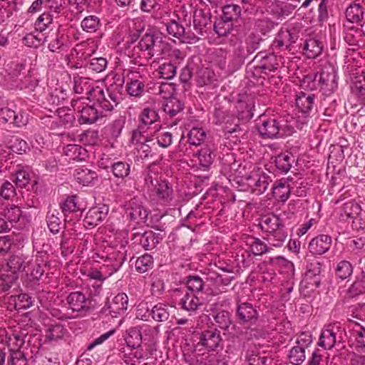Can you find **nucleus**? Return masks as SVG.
<instances>
[{
    "label": "nucleus",
    "mask_w": 365,
    "mask_h": 365,
    "mask_svg": "<svg viewBox=\"0 0 365 365\" xmlns=\"http://www.w3.org/2000/svg\"><path fill=\"white\" fill-rule=\"evenodd\" d=\"M287 232L284 226H281L279 229L272 232L264 235L263 239L267 241L270 247H282L287 238Z\"/></svg>",
    "instance_id": "obj_20"
},
{
    "label": "nucleus",
    "mask_w": 365,
    "mask_h": 365,
    "mask_svg": "<svg viewBox=\"0 0 365 365\" xmlns=\"http://www.w3.org/2000/svg\"><path fill=\"white\" fill-rule=\"evenodd\" d=\"M0 123H9L16 127H21L27 123V118L21 113H16L14 110L4 107L0 108Z\"/></svg>",
    "instance_id": "obj_15"
},
{
    "label": "nucleus",
    "mask_w": 365,
    "mask_h": 365,
    "mask_svg": "<svg viewBox=\"0 0 365 365\" xmlns=\"http://www.w3.org/2000/svg\"><path fill=\"white\" fill-rule=\"evenodd\" d=\"M64 154L69 160L81 161L84 158L86 150L78 145L71 144L65 148Z\"/></svg>",
    "instance_id": "obj_38"
},
{
    "label": "nucleus",
    "mask_w": 365,
    "mask_h": 365,
    "mask_svg": "<svg viewBox=\"0 0 365 365\" xmlns=\"http://www.w3.org/2000/svg\"><path fill=\"white\" fill-rule=\"evenodd\" d=\"M67 331L63 325L60 324H51L48 327L46 332V337L49 341H57L62 339Z\"/></svg>",
    "instance_id": "obj_44"
},
{
    "label": "nucleus",
    "mask_w": 365,
    "mask_h": 365,
    "mask_svg": "<svg viewBox=\"0 0 365 365\" xmlns=\"http://www.w3.org/2000/svg\"><path fill=\"white\" fill-rule=\"evenodd\" d=\"M74 177L79 183L88 185L97 178V174L87 168L81 167L75 170Z\"/></svg>",
    "instance_id": "obj_28"
},
{
    "label": "nucleus",
    "mask_w": 365,
    "mask_h": 365,
    "mask_svg": "<svg viewBox=\"0 0 365 365\" xmlns=\"http://www.w3.org/2000/svg\"><path fill=\"white\" fill-rule=\"evenodd\" d=\"M319 73L309 74L305 76L301 81V86L303 88L309 89L310 91L317 90L319 88L320 83H319Z\"/></svg>",
    "instance_id": "obj_58"
},
{
    "label": "nucleus",
    "mask_w": 365,
    "mask_h": 365,
    "mask_svg": "<svg viewBox=\"0 0 365 365\" xmlns=\"http://www.w3.org/2000/svg\"><path fill=\"white\" fill-rule=\"evenodd\" d=\"M126 88L130 96L140 98L145 91V83L140 80L134 79L127 84Z\"/></svg>",
    "instance_id": "obj_52"
},
{
    "label": "nucleus",
    "mask_w": 365,
    "mask_h": 365,
    "mask_svg": "<svg viewBox=\"0 0 365 365\" xmlns=\"http://www.w3.org/2000/svg\"><path fill=\"white\" fill-rule=\"evenodd\" d=\"M361 211V206L357 202L350 200L344 204L341 211V217L356 219Z\"/></svg>",
    "instance_id": "obj_36"
},
{
    "label": "nucleus",
    "mask_w": 365,
    "mask_h": 365,
    "mask_svg": "<svg viewBox=\"0 0 365 365\" xmlns=\"http://www.w3.org/2000/svg\"><path fill=\"white\" fill-rule=\"evenodd\" d=\"M295 161V157L291 153H280L275 160L277 168L284 173H287Z\"/></svg>",
    "instance_id": "obj_33"
},
{
    "label": "nucleus",
    "mask_w": 365,
    "mask_h": 365,
    "mask_svg": "<svg viewBox=\"0 0 365 365\" xmlns=\"http://www.w3.org/2000/svg\"><path fill=\"white\" fill-rule=\"evenodd\" d=\"M128 297L125 293H118L111 301H108V307H103L101 312L110 314L112 317H118L124 314L128 309Z\"/></svg>",
    "instance_id": "obj_8"
},
{
    "label": "nucleus",
    "mask_w": 365,
    "mask_h": 365,
    "mask_svg": "<svg viewBox=\"0 0 365 365\" xmlns=\"http://www.w3.org/2000/svg\"><path fill=\"white\" fill-rule=\"evenodd\" d=\"M96 93L98 94L96 106L103 110L106 115V112L111 111L118 103V97L114 93L110 88H107L106 91L98 88Z\"/></svg>",
    "instance_id": "obj_10"
},
{
    "label": "nucleus",
    "mask_w": 365,
    "mask_h": 365,
    "mask_svg": "<svg viewBox=\"0 0 365 365\" xmlns=\"http://www.w3.org/2000/svg\"><path fill=\"white\" fill-rule=\"evenodd\" d=\"M68 307L73 312H86L90 309L91 299L86 297L82 292L77 291L71 292L67 298Z\"/></svg>",
    "instance_id": "obj_9"
},
{
    "label": "nucleus",
    "mask_w": 365,
    "mask_h": 365,
    "mask_svg": "<svg viewBox=\"0 0 365 365\" xmlns=\"http://www.w3.org/2000/svg\"><path fill=\"white\" fill-rule=\"evenodd\" d=\"M44 41H48V48L51 52H60L63 51L66 46L65 43L66 42V38L63 34L60 32H57L55 36L47 39V37L44 38Z\"/></svg>",
    "instance_id": "obj_40"
},
{
    "label": "nucleus",
    "mask_w": 365,
    "mask_h": 365,
    "mask_svg": "<svg viewBox=\"0 0 365 365\" xmlns=\"http://www.w3.org/2000/svg\"><path fill=\"white\" fill-rule=\"evenodd\" d=\"M56 114L61 125H71L75 120L73 112L67 107L57 108Z\"/></svg>",
    "instance_id": "obj_55"
},
{
    "label": "nucleus",
    "mask_w": 365,
    "mask_h": 365,
    "mask_svg": "<svg viewBox=\"0 0 365 365\" xmlns=\"http://www.w3.org/2000/svg\"><path fill=\"white\" fill-rule=\"evenodd\" d=\"M336 343V333L331 329L323 331L320 335L319 346L325 349H331Z\"/></svg>",
    "instance_id": "obj_45"
},
{
    "label": "nucleus",
    "mask_w": 365,
    "mask_h": 365,
    "mask_svg": "<svg viewBox=\"0 0 365 365\" xmlns=\"http://www.w3.org/2000/svg\"><path fill=\"white\" fill-rule=\"evenodd\" d=\"M176 70V63L171 60L169 62L162 63L158 71L160 78L170 80L175 76Z\"/></svg>",
    "instance_id": "obj_43"
},
{
    "label": "nucleus",
    "mask_w": 365,
    "mask_h": 365,
    "mask_svg": "<svg viewBox=\"0 0 365 365\" xmlns=\"http://www.w3.org/2000/svg\"><path fill=\"white\" fill-rule=\"evenodd\" d=\"M53 22V16L50 13H43L41 14L34 23V28L39 32L45 31Z\"/></svg>",
    "instance_id": "obj_57"
},
{
    "label": "nucleus",
    "mask_w": 365,
    "mask_h": 365,
    "mask_svg": "<svg viewBox=\"0 0 365 365\" xmlns=\"http://www.w3.org/2000/svg\"><path fill=\"white\" fill-rule=\"evenodd\" d=\"M16 196L14 186L8 180L2 183L0 187V197L4 200H11Z\"/></svg>",
    "instance_id": "obj_63"
},
{
    "label": "nucleus",
    "mask_w": 365,
    "mask_h": 365,
    "mask_svg": "<svg viewBox=\"0 0 365 365\" xmlns=\"http://www.w3.org/2000/svg\"><path fill=\"white\" fill-rule=\"evenodd\" d=\"M125 342L129 347L137 349L141 345L142 334L140 329L138 327H131L127 331Z\"/></svg>",
    "instance_id": "obj_35"
},
{
    "label": "nucleus",
    "mask_w": 365,
    "mask_h": 365,
    "mask_svg": "<svg viewBox=\"0 0 365 365\" xmlns=\"http://www.w3.org/2000/svg\"><path fill=\"white\" fill-rule=\"evenodd\" d=\"M107 65L108 61L106 58L94 57L90 59L88 67L96 73H101L106 70Z\"/></svg>",
    "instance_id": "obj_60"
},
{
    "label": "nucleus",
    "mask_w": 365,
    "mask_h": 365,
    "mask_svg": "<svg viewBox=\"0 0 365 365\" xmlns=\"http://www.w3.org/2000/svg\"><path fill=\"white\" fill-rule=\"evenodd\" d=\"M256 57H261L259 68L264 73L274 71L279 66L280 63H282L281 56H277L273 53L262 56V53H259Z\"/></svg>",
    "instance_id": "obj_21"
},
{
    "label": "nucleus",
    "mask_w": 365,
    "mask_h": 365,
    "mask_svg": "<svg viewBox=\"0 0 365 365\" xmlns=\"http://www.w3.org/2000/svg\"><path fill=\"white\" fill-rule=\"evenodd\" d=\"M201 304L200 299L192 292H186L179 302L181 308L187 312H195Z\"/></svg>",
    "instance_id": "obj_25"
},
{
    "label": "nucleus",
    "mask_w": 365,
    "mask_h": 365,
    "mask_svg": "<svg viewBox=\"0 0 365 365\" xmlns=\"http://www.w3.org/2000/svg\"><path fill=\"white\" fill-rule=\"evenodd\" d=\"M72 106L76 110L80 124H93L106 116L103 110H100L96 104L83 105L78 99L72 101Z\"/></svg>",
    "instance_id": "obj_2"
},
{
    "label": "nucleus",
    "mask_w": 365,
    "mask_h": 365,
    "mask_svg": "<svg viewBox=\"0 0 365 365\" xmlns=\"http://www.w3.org/2000/svg\"><path fill=\"white\" fill-rule=\"evenodd\" d=\"M197 155L200 165L205 170H208L212 164L213 160L215 157L212 150L208 147H205L199 150Z\"/></svg>",
    "instance_id": "obj_34"
},
{
    "label": "nucleus",
    "mask_w": 365,
    "mask_h": 365,
    "mask_svg": "<svg viewBox=\"0 0 365 365\" xmlns=\"http://www.w3.org/2000/svg\"><path fill=\"white\" fill-rule=\"evenodd\" d=\"M81 26L86 32L94 33L101 26V21L99 18L96 16H88L82 20Z\"/></svg>",
    "instance_id": "obj_46"
},
{
    "label": "nucleus",
    "mask_w": 365,
    "mask_h": 365,
    "mask_svg": "<svg viewBox=\"0 0 365 365\" xmlns=\"http://www.w3.org/2000/svg\"><path fill=\"white\" fill-rule=\"evenodd\" d=\"M251 54L245 42H240L237 44L233 51L234 57L237 58L240 63H243L245 59Z\"/></svg>",
    "instance_id": "obj_61"
},
{
    "label": "nucleus",
    "mask_w": 365,
    "mask_h": 365,
    "mask_svg": "<svg viewBox=\"0 0 365 365\" xmlns=\"http://www.w3.org/2000/svg\"><path fill=\"white\" fill-rule=\"evenodd\" d=\"M125 213L131 220L140 224L146 221L149 212L140 199L134 197L126 203Z\"/></svg>",
    "instance_id": "obj_7"
},
{
    "label": "nucleus",
    "mask_w": 365,
    "mask_h": 365,
    "mask_svg": "<svg viewBox=\"0 0 365 365\" xmlns=\"http://www.w3.org/2000/svg\"><path fill=\"white\" fill-rule=\"evenodd\" d=\"M61 209L62 212L66 215L67 213L75 212L79 208L77 205L76 196L73 195L67 197L61 204Z\"/></svg>",
    "instance_id": "obj_62"
},
{
    "label": "nucleus",
    "mask_w": 365,
    "mask_h": 365,
    "mask_svg": "<svg viewBox=\"0 0 365 365\" xmlns=\"http://www.w3.org/2000/svg\"><path fill=\"white\" fill-rule=\"evenodd\" d=\"M241 14V8L239 5L230 4L222 7L221 20L224 22H231L237 20Z\"/></svg>",
    "instance_id": "obj_30"
},
{
    "label": "nucleus",
    "mask_w": 365,
    "mask_h": 365,
    "mask_svg": "<svg viewBox=\"0 0 365 365\" xmlns=\"http://www.w3.org/2000/svg\"><path fill=\"white\" fill-rule=\"evenodd\" d=\"M353 93L359 97L365 98V72L357 73L351 87Z\"/></svg>",
    "instance_id": "obj_47"
},
{
    "label": "nucleus",
    "mask_w": 365,
    "mask_h": 365,
    "mask_svg": "<svg viewBox=\"0 0 365 365\" xmlns=\"http://www.w3.org/2000/svg\"><path fill=\"white\" fill-rule=\"evenodd\" d=\"M184 108V103L175 96L166 98L162 105L165 115L170 118H176V120L179 119L183 113Z\"/></svg>",
    "instance_id": "obj_12"
},
{
    "label": "nucleus",
    "mask_w": 365,
    "mask_h": 365,
    "mask_svg": "<svg viewBox=\"0 0 365 365\" xmlns=\"http://www.w3.org/2000/svg\"><path fill=\"white\" fill-rule=\"evenodd\" d=\"M160 239L159 234H156L151 230L145 231L140 235L139 244L144 249L150 250L157 246Z\"/></svg>",
    "instance_id": "obj_27"
},
{
    "label": "nucleus",
    "mask_w": 365,
    "mask_h": 365,
    "mask_svg": "<svg viewBox=\"0 0 365 365\" xmlns=\"http://www.w3.org/2000/svg\"><path fill=\"white\" fill-rule=\"evenodd\" d=\"M252 252L254 255H262L272 250L268 243L264 242L259 238H254L250 245Z\"/></svg>",
    "instance_id": "obj_56"
},
{
    "label": "nucleus",
    "mask_w": 365,
    "mask_h": 365,
    "mask_svg": "<svg viewBox=\"0 0 365 365\" xmlns=\"http://www.w3.org/2000/svg\"><path fill=\"white\" fill-rule=\"evenodd\" d=\"M221 341L220 332L217 330H207L202 332L198 345L205 347L208 351H215Z\"/></svg>",
    "instance_id": "obj_17"
},
{
    "label": "nucleus",
    "mask_w": 365,
    "mask_h": 365,
    "mask_svg": "<svg viewBox=\"0 0 365 365\" xmlns=\"http://www.w3.org/2000/svg\"><path fill=\"white\" fill-rule=\"evenodd\" d=\"M166 30L170 35L178 38L185 34V28L176 21H171L168 23Z\"/></svg>",
    "instance_id": "obj_64"
},
{
    "label": "nucleus",
    "mask_w": 365,
    "mask_h": 365,
    "mask_svg": "<svg viewBox=\"0 0 365 365\" xmlns=\"http://www.w3.org/2000/svg\"><path fill=\"white\" fill-rule=\"evenodd\" d=\"M153 259L150 255L145 254L139 257L135 262V269L140 273H144L152 268Z\"/></svg>",
    "instance_id": "obj_53"
},
{
    "label": "nucleus",
    "mask_w": 365,
    "mask_h": 365,
    "mask_svg": "<svg viewBox=\"0 0 365 365\" xmlns=\"http://www.w3.org/2000/svg\"><path fill=\"white\" fill-rule=\"evenodd\" d=\"M282 120L275 118H260L257 123V130L264 139L276 138L282 136Z\"/></svg>",
    "instance_id": "obj_4"
},
{
    "label": "nucleus",
    "mask_w": 365,
    "mask_h": 365,
    "mask_svg": "<svg viewBox=\"0 0 365 365\" xmlns=\"http://www.w3.org/2000/svg\"><path fill=\"white\" fill-rule=\"evenodd\" d=\"M259 225L264 235L279 229L281 226H284L282 220L273 214L262 217Z\"/></svg>",
    "instance_id": "obj_23"
},
{
    "label": "nucleus",
    "mask_w": 365,
    "mask_h": 365,
    "mask_svg": "<svg viewBox=\"0 0 365 365\" xmlns=\"http://www.w3.org/2000/svg\"><path fill=\"white\" fill-rule=\"evenodd\" d=\"M319 88L325 96H329L337 88L336 76L334 73L322 72L319 76Z\"/></svg>",
    "instance_id": "obj_16"
},
{
    "label": "nucleus",
    "mask_w": 365,
    "mask_h": 365,
    "mask_svg": "<svg viewBox=\"0 0 365 365\" xmlns=\"http://www.w3.org/2000/svg\"><path fill=\"white\" fill-rule=\"evenodd\" d=\"M364 11L362 7L359 4L350 5L346 10L345 15L346 19L350 22L359 23L363 19Z\"/></svg>",
    "instance_id": "obj_41"
},
{
    "label": "nucleus",
    "mask_w": 365,
    "mask_h": 365,
    "mask_svg": "<svg viewBox=\"0 0 365 365\" xmlns=\"http://www.w3.org/2000/svg\"><path fill=\"white\" fill-rule=\"evenodd\" d=\"M314 95L304 91L296 95L295 103L297 107L304 113H309L314 105Z\"/></svg>",
    "instance_id": "obj_22"
},
{
    "label": "nucleus",
    "mask_w": 365,
    "mask_h": 365,
    "mask_svg": "<svg viewBox=\"0 0 365 365\" xmlns=\"http://www.w3.org/2000/svg\"><path fill=\"white\" fill-rule=\"evenodd\" d=\"M150 315L155 321L159 322L167 321L170 316L168 305L163 303L155 304L151 309Z\"/></svg>",
    "instance_id": "obj_37"
},
{
    "label": "nucleus",
    "mask_w": 365,
    "mask_h": 365,
    "mask_svg": "<svg viewBox=\"0 0 365 365\" xmlns=\"http://www.w3.org/2000/svg\"><path fill=\"white\" fill-rule=\"evenodd\" d=\"M98 88L96 89L92 86V83L88 78L83 77H74L73 80V91L78 94H85L87 98L92 93H96Z\"/></svg>",
    "instance_id": "obj_24"
},
{
    "label": "nucleus",
    "mask_w": 365,
    "mask_h": 365,
    "mask_svg": "<svg viewBox=\"0 0 365 365\" xmlns=\"http://www.w3.org/2000/svg\"><path fill=\"white\" fill-rule=\"evenodd\" d=\"M159 119L158 111L153 108H145L140 115V123L143 126L151 125Z\"/></svg>",
    "instance_id": "obj_49"
},
{
    "label": "nucleus",
    "mask_w": 365,
    "mask_h": 365,
    "mask_svg": "<svg viewBox=\"0 0 365 365\" xmlns=\"http://www.w3.org/2000/svg\"><path fill=\"white\" fill-rule=\"evenodd\" d=\"M205 138L206 133L201 128H192L187 134L189 143L195 146L200 145Z\"/></svg>",
    "instance_id": "obj_48"
},
{
    "label": "nucleus",
    "mask_w": 365,
    "mask_h": 365,
    "mask_svg": "<svg viewBox=\"0 0 365 365\" xmlns=\"http://www.w3.org/2000/svg\"><path fill=\"white\" fill-rule=\"evenodd\" d=\"M331 245V237L327 235H319L309 243L308 249L312 255H323L327 252Z\"/></svg>",
    "instance_id": "obj_13"
},
{
    "label": "nucleus",
    "mask_w": 365,
    "mask_h": 365,
    "mask_svg": "<svg viewBox=\"0 0 365 365\" xmlns=\"http://www.w3.org/2000/svg\"><path fill=\"white\" fill-rule=\"evenodd\" d=\"M245 179L248 186L258 195L264 193L272 182V178L267 173L259 170L252 171Z\"/></svg>",
    "instance_id": "obj_6"
},
{
    "label": "nucleus",
    "mask_w": 365,
    "mask_h": 365,
    "mask_svg": "<svg viewBox=\"0 0 365 365\" xmlns=\"http://www.w3.org/2000/svg\"><path fill=\"white\" fill-rule=\"evenodd\" d=\"M211 23V14L209 11L196 9L193 14L194 29L198 34H202L207 25Z\"/></svg>",
    "instance_id": "obj_19"
},
{
    "label": "nucleus",
    "mask_w": 365,
    "mask_h": 365,
    "mask_svg": "<svg viewBox=\"0 0 365 365\" xmlns=\"http://www.w3.org/2000/svg\"><path fill=\"white\" fill-rule=\"evenodd\" d=\"M216 324L222 329L227 331L232 323V314L230 312L220 310L214 316Z\"/></svg>",
    "instance_id": "obj_42"
},
{
    "label": "nucleus",
    "mask_w": 365,
    "mask_h": 365,
    "mask_svg": "<svg viewBox=\"0 0 365 365\" xmlns=\"http://www.w3.org/2000/svg\"><path fill=\"white\" fill-rule=\"evenodd\" d=\"M235 315L239 323L241 324H255L259 317V314L256 307L247 302H237Z\"/></svg>",
    "instance_id": "obj_5"
},
{
    "label": "nucleus",
    "mask_w": 365,
    "mask_h": 365,
    "mask_svg": "<svg viewBox=\"0 0 365 365\" xmlns=\"http://www.w3.org/2000/svg\"><path fill=\"white\" fill-rule=\"evenodd\" d=\"M157 185L155 187V194L158 199L165 202H168L172 200L173 188L166 181H161L158 182L156 181Z\"/></svg>",
    "instance_id": "obj_39"
},
{
    "label": "nucleus",
    "mask_w": 365,
    "mask_h": 365,
    "mask_svg": "<svg viewBox=\"0 0 365 365\" xmlns=\"http://www.w3.org/2000/svg\"><path fill=\"white\" fill-rule=\"evenodd\" d=\"M60 212L57 210H49L47 214V225L50 231L58 233L63 227Z\"/></svg>",
    "instance_id": "obj_32"
},
{
    "label": "nucleus",
    "mask_w": 365,
    "mask_h": 365,
    "mask_svg": "<svg viewBox=\"0 0 365 365\" xmlns=\"http://www.w3.org/2000/svg\"><path fill=\"white\" fill-rule=\"evenodd\" d=\"M18 279V275L10 274L1 265L0 266V294L9 290L14 282Z\"/></svg>",
    "instance_id": "obj_29"
},
{
    "label": "nucleus",
    "mask_w": 365,
    "mask_h": 365,
    "mask_svg": "<svg viewBox=\"0 0 365 365\" xmlns=\"http://www.w3.org/2000/svg\"><path fill=\"white\" fill-rule=\"evenodd\" d=\"M111 168L115 177L123 179L129 175L130 165L125 162L118 161L112 165Z\"/></svg>",
    "instance_id": "obj_54"
},
{
    "label": "nucleus",
    "mask_w": 365,
    "mask_h": 365,
    "mask_svg": "<svg viewBox=\"0 0 365 365\" xmlns=\"http://www.w3.org/2000/svg\"><path fill=\"white\" fill-rule=\"evenodd\" d=\"M323 48L322 42L313 38H310L305 41L303 49L304 54L309 58H315L319 56Z\"/></svg>",
    "instance_id": "obj_26"
},
{
    "label": "nucleus",
    "mask_w": 365,
    "mask_h": 365,
    "mask_svg": "<svg viewBox=\"0 0 365 365\" xmlns=\"http://www.w3.org/2000/svg\"><path fill=\"white\" fill-rule=\"evenodd\" d=\"M30 259L23 254L11 255L4 265H1L10 274L18 275L20 272L26 271L30 264Z\"/></svg>",
    "instance_id": "obj_11"
},
{
    "label": "nucleus",
    "mask_w": 365,
    "mask_h": 365,
    "mask_svg": "<svg viewBox=\"0 0 365 365\" xmlns=\"http://www.w3.org/2000/svg\"><path fill=\"white\" fill-rule=\"evenodd\" d=\"M272 195L282 202H285L289 197V185L282 180L277 181L272 187Z\"/></svg>",
    "instance_id": "obj_31"
},
{
    "label": "nucleus",
    "mask_w": 365,
    "mask_h": 365,
    "mask_svg": "<svg viewBox=\"0 0 365 365\" xmlns=\"http://www.w3.org/2000/svg\"><path fill=\"white\" fill-rule=\"evenodd\" d=\"M210 279H207L206 282H203L202 278L198 276H190L187 281V289L195 294L204 291L207 295L217 296L226 292V289L217 286H211Z\"/></svg>",
    "instance_id": "obj_3"
},
{
    "label": "nucleus",
    "mask_w": 365,
    "mask_h": 365,
    "mask_svg": "<svg viewBox=\"0 0 365 365\" xmlns=\"http://www.w3.org/2000/svg\"><path fill=\"white\" fill-rule=\"evenodd\" d=\"M3 215L10 222H16L21 216V210L19 207L10 205L4 209Z\"/></svg>",
    "instance_id": "obj_59"
},
{
    "label": "nucleus",
    "mask_w": 365,
    "mask_h": 365,
    "mask_svg": "<svg viewBox=\"0 0 365 365\" xmlns=\"http://www.w3.org/2000/svg\"><path fill=\"white\" fill-rule=\"evenodd\" d=\"M353 272L351 264L346 260H342L339 262L335 269L336 275L341 279H346L349 277Z\"/></svg>",
    "instance_id": "obj_51"
},
{
    "label": "nucleus",
    "mask_w": 365,
    "mask_h": 365,
    "mask_svg": "<svg viewBox=\"0 0 365 365\" xmlns=\"http://www.w3.org/2000/svg\"><path fill=\"white\" fill-rule=\"evenodd\" d=\"M168 47V43L154 31L148 30L140 34L139 41H132L125 49V53L140 66L148 62L153 57L161 56Z\"/></svg>",
    "instance_id": "obj_1"
},
{
    "label": "nucleus",
    "mask_w": 365,
    "mask_h": 365,
    "mask_svg": "<svg viewBox=\"0 0 365 365\" xmlns=\"http://www.w3.org/2000/svg\"><path fill=\"white\" fill-rule=\"evenodd\" d=\"M108 212V207L106 205H98L91 207L84 219L85 223L95 227L106 219Z\"/></svg>",
    "instance_id": "obj_14"
},
{
    "label": "nucleus",
    "mask_w": 365,
    "mask_h": 365,
    "mask_svg": "<svg viewBox=\"0 0 365 365\" xmlns=\"http://www.w3.org/2000/svg\"><path fill=\"white\" fill-rule=\"evenodd\" d=\"M125 260V252L123 248V250L113 251L110 253L105 261L106 264L104 266L110 271L109 274H112L121 267Z\"/></svg>",
    "instance_id": "obj_18"
},
{
    "label": "nucleus",
    "mask_w": 365,
    "mask_h": 365,
    "mask_svg": "<svg viewBox=\"0 0 365 365\" xmlns=\"http://www.w3.org/2000/svg\"><path fill=\"white\" fill-rule=\"evenodd\" d=\"M305 357V349L297 345L291 349L288 355L289 362L294 365H300Z\"/></svg>",
    "instance_id": "obj_50"
}]
</instances>
